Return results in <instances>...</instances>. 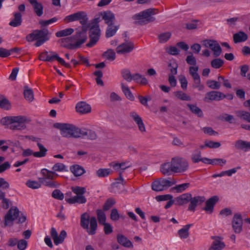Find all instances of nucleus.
<instances>
[{
    "label": "nucleus",
    "instance_id": "f3484780",
    "mask_svg": "<svg viewBox=\"0 0 250 250\" xmlns=\"http://www.w3.org/2000/svg\"><path fill=\"white\" fill-rule=\"evenodd\" d=\"M129 116L137 125L140 131L142 133H145L146 132V127L142 118L135 111L130 112Z\"/></svg>",
    "mask_w": 250,
    "mask_h": 250
},
{
    "label": "nucleus",
    "instance_id": "c756f323",
    "mask_svg": "<svg viewBox=\"0 0 250 250\" xmlns=\"http://www.w3.org/2000/svg\"><path fill=\"white\" fill-rule=\"evenodd\" d=\"M117 242L121 245L126 248H132L131 242L123 234H119L117 236Z\"/></svg>",
    "mask_w": 250,
    "mask_h": 250
},
{
    "label": "nucleus",
    "instance_id": "423d86ee",
    "mask_svg": "<svg viewBox=\"0 0 250 250\" xmlns=\"http://www.w3.org/2000/svg\"><path fill=\"white\" fill-rule=\"evenodd\" d=\"M18 217L19 223H22L24 222L26 219V216L22 214H21V215H20L19 210L17 207H11L5 216V225H12L13 224V222L15 219H17Z\"/></svg>",
    "mask_w": 250,
    "mask_h": 250
},
{
    "label": "nucleus",
    "instance_id": "4d7b16f0",
    "mask_svg": "<svg viewBox=\"0 0 250 250\" xmlns=\"http://www.w3.org/2000/svg\"><path fill=\"white\" fill-rule=\"evenodd\" d=\"M98 220L100 224H103L105 223L106 216L104 212L101 209H97L96 210Z\"/></svg>",
    "mask_w": 250,
    "mask_h": 250
},
{
    "label": "nucleus",
    "instance_id": "a211bd4d",
    "mask_svg": "<svg viewBox=\"0 0 250 250\" xmlns=\"http://www.w3.org/2000/svg\"><path fill=\"white\" fill-rule=\"evenodd\" d=\"M134 49V44L131 42H127L121 44L116 49L118 54H124L131 52Z\"/></svg>",
    "mask_w": 250,
    "mask_h": 250
},
{
    "label": "nucleus",
    "instance_id": "e2e57ef3",
    "mask_svg": "<svg viewBox=\"0 0 250 250\" xmlns=\"http://www.w3.org/2000/svg\"><path fill=\"white\" fill-rule=\"evenodd\" d=\"M40 182L36 181L28 180L27 181L26 185L27 186L32 189H38L41 187Z\"/></svg>",
    "mask_w": 250,
    "mask_h": 250
},
{
    "label": "nucleus",
    "instance_id": "ea45409f",
    "mask_svg": "<svg viewBox=\"0 0 250 250\" xmlns=\"http://www.w3.org/2000/svg\"><path fill=\"white\" fill-rule=\"evenodd\" d=\"M37 146L40 151L34 152V156L37 158H42L45 156L47 151V149L42 144L40 143L39 142L37 143Z\"/></svg>",
    "mask_w": 250,
    "mask_h": 250
},
{
    "label": "nucleus",
    "instance_id": "49530a36",
    "mask_svg": "<svg viewBox=\"0 0 250 250\" xmlns=\"http://www.w3.org/2000/svg\"><path fill=\"white\" fill-rule=\"evenodd\" d=\"M224 61L220 58H215L210 62V65L215 69L221 68L224 64Z\"/></svg>",
    "mask_w": 250,
    "mask_h": 250
},
{
    "label": "nucleus",
    "instance_id": "f03ea898",
    "mask_svg": "<svg viewBox=\"0 0 250 250\" xmlns=\"http://www.w3.org/2000/svg\"><path fill=\"white\" fill-rule=\"evenodd\" d=\"M158 12V9L156 8L147 9L135 14L132 16V19L136 24L145 25L154 21L156 19L152 16L157 14Z\"/></svg>",
    "mask_w": 250,
    "mask_h": 250
},
{
    "label": "nucleus",
    "instance_id": "8fccbe9b",
    "mask_svg": "<svg viewBox=\"0 0 250 250\" xmlns=\"http://www.w3.org/2000/svg\"><path fill=\"white\" fill-rule=\"evenodd\" d=\"M201 152L198 149H195L191 156V159L193 163H197L202 159Z\"/></svg>",
    "mask_w": 250,
    "mask_h": 250
},
{
    "label": "nucleus",
    "instance_id": "20e7f679",
    "mask_svg": "<svg viewBox=\"0 0 250 250\" xmlns=\"http://www.w3.org/2000/svg\"><path fill=\"white\" fill-rule=\"evenodd\" d=\"M41 173L42 177L39 178V180L42 185L50 188H56L60 186V183L54 180L56 177L58 176V174L54 173V171L43 168Z\"/></svg>",
    "mask_w": 250,
    "mask_h": 250
},
{
    "label": "nucleus",
    "instance_id": "338daca9",
    "mask_svg": "<svg viewBox=\"0 0 250 250\" xmlns=\"http://www.w3.org/2000/svg\"><path fill=\"white\" fill-rule=\"evenodd\" d=\"M221 146L219 142H214L212 141H206L205 146L210 148H217Z\"/></svg>",
    "mask_w": 250,
    "mask_h": 250
},
{
    "label": "nucleus",
    "instance_id": "1a4fd4ad",
    "mask_svg": "<svg viewBox=\"0 0 250 250\" xmlns=\"http://www.w3.org/2000/svg\"><path fill=\"white\" fill-rule=\"evenodd\" d=\"M172 172L182 173L188 170V163L187 160L183 158L176 157L171 159Z\"/></svg>",
    "mask_w": 250,
    "mask_h": 250
},
{
    "label": "nucleus",
    "instance_id": "2f4dec72",
    "mask_svg": "<svg viewBox=\"0 0 250 250\" xmlns=\"http://www.w3.org/2000/svg\"><path fill=\"white\" fill-rule=\"evenodd\" d=\"M248 35L243 31H239L233 36L234 43L244 42L248 40Z\"/></svg>",
    "mask_w": 250,
    "mask_h": 250
},
{
    "label": "nucleus",
    "instance_id": "4be33fe9",
    "mask_svg": "<svg viewBox=\"0 0 250 250\" xmlns=\"http://www.w3.org/2000/svg\"><path fill=\"white\" fill-rule=\"evenodd\" d=\"M102 19L108 25L113 24L115 21L114 14L110 11H104L101 13Z\"/></svg>",
    "mask_w": 250,
    "mask_h": 250
},
{
    "label": "nucleus",
    "instance_id": "774afa93",
    "mask_svg": "<svg viewBox=\"0 0 250 250\" xmlns=\"http://www.w3.org/2000/svg\"><path fill=\"white\" fill-rule=\"evenodd\" d=\"M120 214L116 208H113L111 210L110 218L113 221H117L120 219Z\"/></svg>",
    "mask_w": 250,
    "mask_h": 250
},
{
    "label": "nucleus",
    "instance_id": "0eeeda50",
    "mask_svg": "<svg viewBox=\"0 0 250 250\" xmlns=\"http://www.w3.org/2000/svg\"><path fill=\"white\" fill-rule=\"evenodd\" d=\"M176 183V181L171 178H168V179L160 178L152 183L151 188L154 191H161L175 185Z\"/></svg>",
    "mask_w": 250,
    "mask_h": 250
},
{
    "label": "nucleus",
    "instance_id": "4c0bfd02",
    "mask_svg": "<svg viewBox=\"0 0 250 250\" xmlns=\"http://www.w3.org/2000/svg\"><path fill=\"white\" fill-rule=\"evenodd\" d=\"M235 113L240 119L250 123V113L244 110H236Z\"/></svg>",
    "mask_w": 250,
    "mask_h": 250
},
{
    "label": "nucleus",
    "instance_id": "9b49d317",
    "mask_svg": "<svg viewBox=\"0 0 250 250\" xmlns=\"http://www.w3.org/2000/svg\"><path fill=\"white\" fill-rule=\"evenodd\" d=\"M89 28V42L86 44L89 47L93 46L99 40L101 36V30L99 26H88Z\"/></svg>",
    "mask_w": 250,
    "mask_h": 250
},
{
    "label": "nucleus",
    "instance_id": "412c9836",
    "mask_svg": "<svg viewBox=\"0 0 250 250\" xmlns=\"http://www.w3.org/2000/svg\"><path fill=\"white\" fill-rule=\"evenodd\" d=\"M205 201V198L203 196H196L193 198L191 195V199L189 200L190 204L188 206V210L194 211L196 207L198 205H200Z\"/></svg>",
    "mask_w": 250,
    "mask_h": 250
},
{
    "label": "nucleus",
    "instance_id": "a18cd8bd",
    "mask_svg": "<svg viewBox=\"0 0 250 250\" xmlns=\"http://www.w3.org/2000/svg\"><path fill=\"white\" fill-rule=\"evenodd\" d=\"M73 32L74 29L71 28H69L57 32L55 33V35L57 37L60 38L70 35Z\"/></svg>",
    "mask_w": 250,
    "mask_h": 250
},
{
    "label": "nucleus",
    "instance_id": "0e129e2a",
    "mask_svg": "<svg viewBox=\"0 0 250 250\" xmlns=\"http://www.w3.org/2000/svg\"><path fill=\"white\" fill-rule=\"evenodd\" d=\"M0 107L6 109H8L10 107L9 101L2 96H0Z\"/></svg>",
    "mask_w": 250,
    "mask_h": 250
},
{
    "label": "nucleus",
    "instance_id": "f704fd0d",
    "mask_svg": "<svg viewBox=\"0 0 250 250\" xmlns=\"http://www.w3.org/2000/svg\"><path fill=\"white\" fill-rule=\"evenodd\" d=\"M241 168L240 167H236L226 170L223 171L218 174H214L212 175V177L213 178H215L218 177H222L225 175H227L228 176H231L233 174L235 173L237 170Z\"/></svg>",
    "mask_w": 250,
    "mask_h": 250
},
{
    "label": "nucleus",
    "instance_id": "58836bf2",
    "mask_svg": "<svg viewBox=\"0 0 250 250\" xmlns=\"http://www.w3.org/2000/svg\"><path fill=\"white\" fill-rule=\"evenodd\" d=\"M187 105L193 114L198 116L199 117H202L203 116V112L202 110L196 104H188Z\"/></svg>",
    "mask_w": 250,
    "mask_h": 250
},
{
    "label": "nucleus",
    "instance_id": "052dcab7",
    "mask_svg": "<svg viewBox=\"0 0 250 250\" xmlns=\"http://www.w3.org/2000/svg\"><path fill=\"white\" fill-rule=\"evenodd\" d=\"M52 197L57 200H62L64 198V194L60 189H56L53 191Z\"/></svg>",
    "mask_w": 250,
    "mask_h": 250
},
{
    "label": "nucleus",
    "instance_id": "bf43d9fd",
    "mask_svg": "<svg viewBox=\"0 0 250 250\" xmlns=\"http://www.w3.org/2000/svg\"><path fill=\"white\" fill-rule=\"evenodd\" d=\"M171 33L169 32L162 33L158 36L159 42L164 43L167 42L171 37Z\"/></svg>",
    "mask_w": 250,
    "mask_h": 250
},
{
    "label": "nucleus",
    "instance_id": "c9c22d12",
    "mask_svg": "<svg viewBox=\"0 0 250 250\" xmlns=\"http://www.w3.org/2000/svg\"><path fill=\"white\" fill-rule=\"evenodd\" d=\"M70 170L75 176H81L85 172L83 167L78 165L71 166Z\"/></svg>",
    "mask_w": 250,
    "mask_h": 250
},
{
    "label": "nucleus",
    "instance_id": "bb28decb",
    "mask_svg": "<svg viewBox=\"0 0 250 250\" xmlns=\"http://www.w3.org/2000/svg\"><path fill=\"white\" fill-rule=\"evenodd\" d=\"M193 226L192 224H187L178 231V235L181 239H186L189 236V230Z\"/></svg>",
    "mask_w": 250,
    "mask_h": 250
},
{
    "label": "nucleus",
    "instance_id": "5701e85b",
    "mask_svg": "<svg viewBox=\"0 0 250 250\" xmlns=\"http://www.w3.org/2000/svg\"><path fill=\"white\" fill-rule=\"evenodd\" d=\"M190 199V193H184L175 198V204L179 206H182L188 203Z\"/></svg>",
    "mask_w": 250,
    "mask_h": 250
},
{
    "label": "nucleus",
    "instance_id": "3c124183",
    "mask_svg": "<svg viewBox=\"0 0 250 250\" xmlns=\"http://www.w3.org/2000/svg\"><path fill=\"white\" fill-rule=\"evenodd\" d=\"M111 172L109 168H100L96 171V175L100 178L105 177L110 175Z\"/></svg>",
    "mask_w": 250,
    "mask_h": 250
},
{
    "label": "nucleus",
    "instance_id": "a19ab883",
    "mask_svg": "<svg viewBox=\"0 0 250 250\" xmlns=\"http://www.w3.org/2000/svg\"><path fill=\"white\" fill-rule=\"evenodd\" d=\"M119 28V26L113 24L108 25L106 30L105 36L106 38H110L113 36Z\"/></svg>",
    "mask_w": 250,
    "mask_h": 250
},
{
    "label": "nucleus",
    "instance_id": "79ce46f5",
    "mask_svg": "<svg viewBox=\"0 0 250 250\" xmlns=\"http://www.w3.org/2000/svg\"><path fill=\"white\" fill-rule=\"evenodd\" d=\"M161 171L165 175H170L171 172H172V165L171 162L170 163H166L162 165Z\"/></svg>",
    "mask_w": 250,
    "mask_h": 250
},
{
    "label": "nucleus",
    "instance_id": "473e14b6",
    "mask_svg": "<svg viewBox=\"0 0 250 250\" xmlns=\"http://www.w3.org/2000/svg\"><path fill=\"white\" fill-rule=\"evenodd\" d=\"M84 14L83 11H79L77 13L69 15L64 18L63 21L66 22H72L78 21L82 18L83 15Z\"/></svg>",
    "mask_w": 250,
    "mask_h": 250
},
{
    "label": "nucleus",
    "instance_id": "72a5a7b5",
    "mask_svg": "<svg viewBox=\"0 0 250 250\" xmlns=\"http://www.w3.org/2000/svg\"><path fill=\"white\" fill-rule=\"evenodd\" d=\"M132 80L136 83L143 85L147 84L148 83L147 79L144 75L138 73L133 75Z\"/></svg>",
    "mask_w": 250,
    "mask_h": 250
},
{
    "label": "nucleus",
    "instance_id": "2eb2a0df",
    "mask_svg": "<svg viewBox=\"0 0 250 250\" xmlns=\"http://www.w3.org/2000/svg\"><path fill=\"white\" fill-rule=\"evenodd\" d=\"M211 238L213 240L208 250H222L226 246L223 238L219 236H212Z\"/></svg>",
    "mask_w": 250,
    "mask_h": 250
},
{
    "label": "nucleus",
    "instance_id": "9d476101",
    "mask_svg": "<svg viewBox=\"0 0 250 250\" xmlns=\"http://www.w3.org/2000/svg\"><path fill=\"white\" fill-rule=\"evenodd\" d=\"M54 126L60 130L61 135L64 137L74 138L75 126L67 124L56 123Z\"/></svg>",
    "mask_w": 250,
    "mask_h": 250
},
{
    "label": "nucleus",
    "instance_id": "e433bc0d",
    "mask_svg": "<svg viewBox=\"0 0 250 250\" xmlns=\"http://www.w3.org/2000/svg\"><path fill=\"white\" fill-rule=\"evenodd\" d=\"M132 166L131 163L129 161L123 162L121 163H116L113 165V168L117 170H120V171L124 172L125 169L131 167Z\"/></svg>",
    "mask_w": 250,
    "mask_h": 250
},
{
    "label": "nucleus",
    "instance_id": "dca6fc26",
    "mask_svg": "<svg viewBox=\"0 0 250 250\" xmlns=\"http://www.w3.org/2000/svg\"><path fill=\"white\" fill-rule=\"evenodd\" d=\"M232 228L236 233H239L242 230L243 221L240 214H234L232 220Z\"/></svg>",
    "mask_w": 250,
    "mask_h": 250
},
{
    "label": "nucleus",
    "instance_id": "6e6552de",
    "mask_svg": "<svg viewBox=\"0 0 250 250\" xmlns=\"http://www.w3.org/2000/svg\"><path fill=\"white\" fill-rule=\"evenodd\" d=\"M39 59L44 62H53L56 60L61 65L67 68L71 67V65L69 63H66L63 59L60 57L57 53L52 51L48 52L45 51L41 53L39 56Z\"/></svg>",
    "mask_w": 250,
    "mask_h": 250
},
{
    "label": "nucleus",
    "instance_id": "603ef678",
    "mask_svg": "<svg viewBox=\"0 0 250 250\" xmlns=\"http://www.w3.org/2000/svg\"><path fill=\"white\" fill-rule=\"evenodd\" d=\"M122 90L126 97L130 100H133L134 98L133 94L130 90L129 87L125 86L124 83H121Z\"/></svg>",
    "mask_w": 250,
    "mask_h": 250
},
{
    "label": "nucleus",
    "instance_id": "a878e982",
    "mask_svg": "<svg viewBox=\"0 0 250 250\" xmlns=\"http://www.w3.org/2000/svg\"><path fill=\"white\" fill-rule=\"evenodd\" d=\"M219 198L217 196H214L209 198L206 201V207L204 209L209 213H211L213 211V207L214 205L218 201Z\"/></svg>",
    "mask_w": 250,
    "mask_h": 250
},
{
    "label": "nucleus",
    "instance_id": "13d9d810",
    "mask_svg": "<svg viewBox=\"0 0 250 250\" xmlns=\"http://www.w3.org/2000/svg\"><path fill=\"white\" fill-rule=\"evenodd\" d=\"M122 75L123 78L126 81L130 82L132 80L133 75L128 69H123L122 71Z\"/></svg>",
    "mask_w": 250,
    "mask_h": 250
},
{
    "label": "nucleus",
    "instance_id": "09e8293b",
    "mask_svg": "<svg viewBox=\"0 0 250 250\" xmlns=\"http://www.w3.org/2000/svg\"><path fill=\"white\" fill-rule=\"evenodd\" d=\"M52 171L56 172H63L66 171L67 167L63 164L61 163H56L52 167Z\"/></svg>",
    "mask_w": 250,
    "mask_h": 250
},
{
    "label": "nucleus",
    "instance_id": "864d4df0",
    "mask_svg": "<svg viewBox=\"0 0 250 250\" xmlns=\"http://www.w3.org/2000/svg\"><path fill=\"white\" fill-rule=\"evenodd\" d=\"M66 232L65 230H62L59 236L58 235L56 238L55 239L54 244L56 245H58L62 243L65 238L66 237Z\"/></svg>",
    "mask_w": 250,
    "mask_h": 250
},
{
    "label": "nucleus",
    "instance_id": "c03bdc74",
    "mask_svg": "<svg viewBox=\"0 0 250 250\" xmlns=\"http://www.w3.org/2000/svg\"><path fill=\"white\" fill-rule=\"evenodd\" d=\"M87 129L75 127L74 138H86Z\"/></svg>",
    "mask_w": 250,
    "mask_h": 250
},
{
    "label": "nucleus",
    "instance_id": "4468645a",
    "mask_svg": "<svg viewBox=\"0 0 250 250\" xmlns=\"http://www.w3.org/2000/svg\"><path fill=\"white\" fill-rule=\"evenodd\" d=\"M203 44L208 48H209L213 52L214 57H219L222 53V48L215 40H205L203 41Z\"/></svg>",
    "mask_w": 250,
    "mask_h": 250
},
{
    "label": "nucleus",
    "instance_id": "ddd939ff",
    "mask_svg": "<svg viewBox=\"0 0 250 250\" xmlns=\"http://www.w3.org/2000/svg\"><path fill=\"white\" fill-rule=\"evenodd\" d=\"M87 29L84 26L82 27L81 30H79L76 32V34L73 36V41L74 42L76 48H79L82 44L84 43L87 40ZM72 46L71 47H72Z\"/></svg>",
    "mask_w": 250,
    "mask_h": 250
},
{
    "label": "nucleus",
    "instance_id": "cd10ccee",
    "mask_svg": "<svg viewBox=\"0 0 250 250\" xmlns=\"http://www.w3.org/2000/svg\"><path fill=\"white\" fill-rule=\"evenodd\" d=\"M61 45L67 49H76L75 46H72L75 45L74 42L73 41V36L63 38L60 40Z\"/></svg>",
    "mask_w": 250,
    "mask_h": 250
},
{
    "label": "nucleus",
    "instance_id": "69168bd1",
    "mask_svg": "<svg viewBox=\"0 0 250 250\" xmlns=\"http://www.w3.org/2000/svg\"><path fill=\"white\" fill-rule=\"evenodd\" d=\"M115 201L113 198L108 199L104 205L103 210L104 211L108 210L115 204Z\"/></svg>",
    "mask_w": 250,
    "mask_h": 250
},
{
    "label": "nucleus",
    "instance_id": "c85d7f7f",
    "mask_svg": "<svg viewBox=\"0 0 250 250\" xmlns=\"http://www.w3.org/2000/svg\"><path fill=\"white\" fill-rule=\"evenodd\" d=\"M235 147L237 149L247 151L250 150V142L239 140L235 142Z\"/></svg>",
    "mask_w": 250,
    "mask_h": 250
},
{
    "label": "nucleus",
    "instance_id": "f8f14e48",
    "mask_svg": "<svg viewBox=\"0 0 250 250\" xmlns=\"http://www.w3.org/2000/svg\"><path fill=\"white\" fill-rule=\"evenodd\" d=\"M16 118L13 121L12 125L8 127L12 130H22L26 128L25 123H28L30 120L25 116H14Z\"/></svg>",
    "mask_w": 250,
    "mask_h": 250
},
{
    "label": "nucleus",
    "instance_id": "6e6d98bb",
    "mask_svg": "<svg viewBox=\"0 0 250 250\" xmlns=\"http://www.w3.org/2000/svg\"><path fill=\"white\" fill-rule=\"evenodd\" d=\"M103 56L107 60L113 61L116 58V54L113 50L108 49L104 53Z\"/></svg>",
    "mask_w": 250,
    "mask_h": 250
},
{
    "label": "nucleus",
    "instance_id": "7ed1b4c3",
    "mask_svg": "<svg viewBox=\"0 0 250 250\" xmlns=\"http://www.w3.org/2000/svg\"><path fill=\"white\" fill-rule=\"evenodd\" d=\"M49 32L47 28L41 30H35L32 33L27 35L26 40L28 42L36 40L35 45L39 47L43 44L49 39Z\"/></svg>",
    "mask_w": 250,
    "mask_h": 250
},
{
    "label": "nucleus",
    "instance_id": "39448f33",
    "mask_svg": "<svg viewBox=\"0 0 250 250\" xmlns=\"http://www.w3.org/2000/svg\"><path fill=\"white\" fill-rule=\"evenodd\" d=\"M80 225L86 230L88 234L93 235L96 233L97 229V220L95 217H90L87 212H84L81 215Z\"/></svg>",
    "mask_w": 250,
    "mask_h": 250
},
{
    "label": "nucleus",
    "instance_id": "37998d69",
    "mask_svg": "<svg viewBox=\"0 0 250 250\" xmlns=\"http://www.w3.org/2000/svg\"><path fill=\"white\" fill-rule=\"evenodd\" d=\"M24 96L26 100L32 102L34 99L33 92L31 88L27 86L24 87Z\"/></svg>",
    "mask_w": 250,
    "mask_h": 250
},
{
    "label": "nucleus",
    "instance_id": "393cba45",
    "mask_svg": "<svg viewBox=\"0 0 250 250\" xmlns=\"http://www.w3.org/2000/svg\"><path fill=\"white\" fill-rule=\"evenodd\" d=\"M65 201L69 204L78 203L79 204H85L86 202V199L84 196L75 195L71 198H65Z\"/></svg>",
    "mask_w": 250,
    "mask_h": 250
},
{
    "label": "nucleus",
    "instance_id": "5fc2aeb1",
    "mask_svg": "<svg viewBox=\"0 0 250 250\" xmlns=\"http://www.w3.org/2000/svg\"><path fill=\"white\" fill-rule=\"evenodd\" d=\"M71 190L76 195L83 196L86 192L85 188L79 186L71 187Z\"/></svg>",
    "mask_w": 250,
    "mask_h": 250
},
{
    "label": "nucleus",
    "instance_id": "7c9ffc66",
    "mask_svg": "<svg viewBox=\"0 0 250 250\" xmlns=\"http://www.w3.org/2000/svg\"><path fill=\"white\" fill-rule=\"evenodd\" d=\"M22 23V15L20 12L14 13V18L11 20L9 24L12 27H18Z\"/></svg>",
    "mask_w": 250,
    "mask_h": 250
},
{
    "label": "nucleus",
    "instance_id": "b1692460",
    "mask_svg": "<svg viewBox=\"0 0 250 250\" xmlns=\"http://www.w3.org/2000/svg\"><path fill=\"white\" fill-rule=\"evenodd\" d=\"M33 7L34 12L36 14L41 17L43 14V7L41 2H39L37 0H32L29 2Z\"/></svg>",
    "mask_w": 250,
    "mask_h": 250
},
{
    "label": "nucleus",
    "instance_id": "f257e3e1",
    "mask_svg": "<svg viewBox=\"0 0 250 250\" xmlns=\"http://www.w3.org/2000/svg\"><path fill=\"white\" fill-rule=\"evenodd\" d=\"M189 53L190 55L187 56L186 61L188 64L194 65L189 67V73L194 81L192 87L194 88H197L199 91H202L204 89V86L201 84L200 77L198 73L199 67L196 66V58L193 56L192 53Z\"/></svg>",
    "mask_w": 250,
    "mask_h": 250
},
{
    "label": "nucleus",
    "instance_id": "de8ad7c7",
    "mask_svg": "<svg viewBox=\"0 0 250 250\" xmlns=\"http://www.w3.org/2000/svg\"><path fill=\"white\" fill-rule=\"evenodd\" d=\"M175 96L179 99L182 101H189L191 100L190 96L182 91H177L174 93Z\"/></svg>",
    "mask_w": 250,
    "mask_h": 250
},
{
    "label": "nucleus",
    "instance_id": "aec40b11",
    "mask_svg": "<svg viewBox=\"0 0 250 250\" xmlns=\"http://www.w3.org/2000/svg\"><path fill=\"white\" fill-rule=\"evenodd\" d=\"M76 111L81 114H85L90 113L91 110L90 105L85 102H79L76 105Z\"/></svg>",
    "mask_w": 250,
    "mask_h": 250
},
{
    "label": "nucleus",
    "instance_id": "680f3d73",
    "mask_svg": "<svg viewBox=\"0 0 250 250\" xmlns=\"http://www.w3.org/2000/svg\"><path fill=\"white\" fill-rule=\"evenodd\" d=\"M16 118H14V116L5 117L1 119L0 120V123L2 125H9V126L12 125L13 121Z\"/></svg>",
    "mask_w": 250,
    "mask_h": 250
},
{
    "label": "nucleus",
    "instance_id": "6ab92c4d",
    "mask_svg": "<svg viewBox=\"0 0 250 250\" xmlns=\"http://www.w3.org/2000/svg\"><path fill=\"white\" fill-rule=\"evenodd\" d=\"M223 93L218 91H211L206 93L204 99L206 102L222 100Z\"/></svg>",
    "mask_w": 250,
    "mask_h": 250
}]
</instances>
